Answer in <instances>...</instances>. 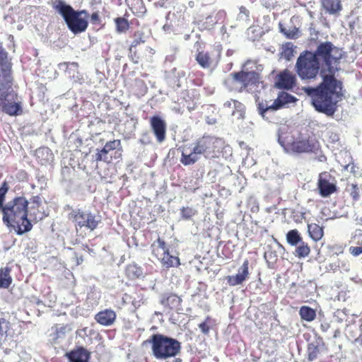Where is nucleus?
Returning <instances> with one entry per match:
<instances>
[{
    "label": "nucleus",
    "mask_w": 362,
    "mask_h": 362,
    "mask_svg": "<svg viewBox=\"0 0 362 362\" xmlns=\"http://www.w3.org/2000/svg\"><path fill=\"white\" fill-rule=\"evenodd\" d=\"M303 90L310 98L315 110L327 116L334 114L337 104L343 97L342 83L334 75H325L319 86L304 87Z\"/></svg>",
    "instance_id": "obj_1"
},
{
    "label": "nucleus",
    "mask_w": 362,
    "mask_h": 362,
    "mask_svg": "<svg viewBox=\"0 0 362 362\" xmlns=\"http://www.w3.org/2000/svg\"><path fill=\"white\" fill-rule=\"evenodd\" d=\"M8 185L4 182L0 187V211L2 213L3 223L8 227L17 228V233L22 235L30 231L33 225L28 216V201L25 197L19 196L5 204Z\"/></svg>",
    "instance_id": "obj_2"
},
{
    "label": "nucleus",
    "mask_w": 362,
    "mask_h": 362,
    "mask_svg": "<svg viewBox=\"0 0 362 362\" xmlns=\"http://www.w3.org/2000/svg\"><path fill=\"white\" fill-rule=\"evenodd\" d=\"M216 139L204 135L191 144H183L180 147V163L187 166L197 163L201 156L205 158L214 157L216 152Z\"/></svg>",
    "instance_id": "obj_3"
},
{
    "label": "nucleus",
    "mask_w": 362,
    "mask_h": 362,
    "mask_svg": "<svg viewBox=\"0 0 362 362\" xmlns=\"http://www.w3.org/2000/svg\"><path fill=\"white\" fill-rule=\"evenodd\" d=\"M278 141L287 153H316L320 148L317 139L304 138L300 134L296 137L288 128H282L279 130Z\"/></svg>",
    "instance_id": "obj_4"
},
{
    "label": "nucleus",
    "mask_w": 362,
    "mask_h": 362,
    "mask_svg": "<svg viewBox=\"0 0 362 362\" xmlns=\"http://www.w3.org/2000/svg\"><path fill=\"white\" fill-rule=\"evenodd\" d=\"M151 344L153 356L156 359L165 360L175 357L181 351V343L176 339L161 334H153L143 342V345Z\"/></svg>",
    "instance_id": "obj_5"
},
{
    "label": "nucleus",
    "mask_w": 362,
    "mask_h": 362,
    "mask_svg": "<svg viewBox=\"0 0 362 362\" xmlns=\"http://www.w3.org/2000/svg\"><path fill=\"white\" fill-rule=\"evenodd\" d=\"M53 7L62 15L67 27L73 33L78 34L86 31L88 26L86 19L87 11H75L70 5L66 4L62 0L55 2Z\"/></svg>",
    "instance_id": "obj_6"
},
{
    "label": "nucleus",
    "mask_w": 362,
    "mask_h": 362,
    "mask_svg": "<svg viewBox=\"0 0 362 362\" xmlns=\"http://www.w3.org/2000/svg\"><path fill=\"white\" fill-rule=\"evenodd\" d=\"M313 53L320 64H321L322 69L329 74V75H334L339 69V66L342 54L339 49L331 42L320 43Z\"/></svg>",
    "instance_id": "obj_7"
},
{
    "label": "nucleus",
    "mask_w": 362,
    "mask_h": 362,
    "mask_svg": "<svg viewBox=\"0 0 362 362\" xmlns=\"http://www.w3.org/2000/svg\"><path fill=\"white\" fill-rule=\"evenodd\" d=\"M151 252L152 256L164 269L178 267L181 264L178 254L173 255L166 242L160 237L151 243Z\"/></svg>",
    "instance_id": "obj_8"
},
{
    "label": "nucleus",
    "mask_w": 362,
    "mask_h": 362,
    "mask_svg": "<svg viewBox=\"0 0 362 362\" xmlns=\"http://www.w3.org/2000/svg\"><path fill=\"white\" fill-rule=\"evenodd\" d=\"M320 63L313 52L305 51L298 57L296 64V72L302 79L315 78L320 70Z\"/></svg>",
    "instance_id": "obj_9"
},
{
    "label": "nucleus",
    "mask_w": 362,
    "mask_h": 362,
    "mask_svg": "<svg viewBox=\"0 0 362 362\" xmlns=\"http://www.w3.org/2000/svg\"><path fill=\"white\" fill-rule=\"evenodd\" d=\"M68 219L73 223L76 231L83 228L93 231L101 223L100 216L81 209H72L68 214Z\"/></svg>",
    "instance_id": "obj_10"
},
{
    "label": "nucleus",
    "mask_w": 362,
    "mask_h": 362,
    "mask_svg": "<svg viewBox=\"0 0 362 362\" xmlns=\"http://www.w3.org/2000/svg\"><path fill=\"white\" fill-rule=\"evenodd\" d=\"M0 109L9 116H18L23 112L18 94L9 88H0Z\"/></svg>",
    "instance_id": "obj_11"
},
{
    "label": "nucleus",
    "mask_w": 362,
    "mask_h": 362,
    "mask_svg": "<svg viewBox=\"0 0 362 362\" xmlns=\"http://www.w3.org/2000/svg\"><path fill=\"white\" fill-rule=\"evenodd\" d=\"M221 58V51L213 49L211 51H199L195 57V60L203 69L216 67Z\"/></svg>",
    "instance_id": "obj_12"
},
{
    "label": "nucleus",
    "mask_w": 362,
    "mask_h": 362,
    "mask_svg": "<svg viewBox=\"0 0 362 362\" xmlns=\"http://www.w3.org/2000/svg\"><path fill=\"white\" fill-rule=\"evenodd\" d=\"M230 76L234 82L241 85L240 91H243L248 86L255 85L259 81V75L254 71L233 72Z\"/></svg>",
    "instance_id": "obj_13"
},
{
    "label": "nucleus",
    "mask_w": 362,
    "mask_h": 362,
    "mask_svg": "<svg viewBox=\"0 0 362 362\" xmlns=\"http://www.w3.org/2000/svg\"><path fill=\"white\" fill-rule=\"evenodd\" d=\"M151 130L158 143H163L166 139L167 124L160 116L156 115L149 120Z\"/></svg>",
    "instance_id": "obj_14"
},
{
    "label": "nucleus",
    "mask_w": 362,
    "mask_h": 362,
    "mask_svg": "<svg viewBox=\"0 0 362 362\" xmlns=\"http://www.w3.org/2000/svg\"><path fill=\"white\" fill-rule=\"evenodd\" d=\"M249 261L245 259L242 266L238 269V273L235 275H229L226 277L227 284L230 286H235L242 284L249 279Z\"/></svg>",
    "instance_id": "obj_15"
},
{
    "label": "nucleus",
    "mask_w": 362,
    "mask_h": 362,
    "mask_svg": "<svg viewBox=\"0 0 362 362\" xmlns=\"http://www.w3.org/2000/svg\"><path fill=\"white\" fill-rule=\"evenodd\" d=\"M90 352L83 346H76L66 354L69 362H89Z\"/></svg>",
    "instance_id": "obj_16"
},
{
    "label": "nucleus",
    "mask_w": 362,
    "mask_h": 362,
    "mask_svg": "<svg viewBox=\"0 0 362 362\" xmlns=\"http://www.w3.org/2000/svg\"><path fill=\"white\" fill-rule=\"evenodd\" d=\"M276 85L279 88L290 90L296 85V76L286 69L277 76Z\"/></svg>",
    "instance_id": "obj_17"
},
{
    "label": "nucleus",
    "mask_w": 362,
    "mask_h": 362,
    "mask_svg": "<svg viewBox=\"0 0 362 362\" xmlns=\"http://www.w3.org/2000/svg\"><path fill=\"white\" fill-rule=\"evenodd\" d=\"M41 198L40 196H34L30 199V206L28 208V216L30 221L37 222L42 220L45 214L39 209L41 206Z\"/></svg>",
    "instance_id": "obj_18"
},
{
    "label": "nucleus",
    "mask_w": 362,
    "mask_h": 362,
    "mask_svg": "<svg viewBox=\"0 0 362 362\" xmlns=\"http://www.w3.org/2000/svg\"><path fill=\"white\" fill-rule=\"evenodd\" d=\"M296 100V99L292 95L286 92H281L279 94L273 104L264 110V112L269 110H277L284 107L285 105L294 103Z\"/></svg>",
    "instance_id": "obj_19"
},
{
    "label": "nucleus",
    "mask_w": 362,
    "mask_h": 362,
    "mask_svg": "<svg viewBox=\"0 0 362 362\" xmlns=\"http://www.w3.org/2000/svg\"><path fill=\"white\" fill-rule=\"evenodd\" d=\"M116 317V313L113 310L105 309L95 315V320L101 325L110 326L115 322Z\"/></svg>",
    "instance_id": "obj_20"
},
{
    "label": "nucleus",
    "mask_w": 362,
    "mask_h": 362,
    "mask_svg": "<svg viewBox=\"0 0 362 362\" xmlns=\"http://www.w3.org/2000/svg\"><path fill=\"white\" fill-rule=\"evenodd\" d=\"M325 11L329 15L339 16L343 9L341 0H320Z\"/></svg>",
    "instance_id": "obj_21"
},
{
    "label": "nucleus",
    "mask_w": 362,
    "mask_h": 362,
    "mask_svg": "<svg viewBox=\"0 0 362 362\" xmlns=\"http://www.w3.org/2000/svg\"><path fill=\"white\" fill-rule=\"evenodd\" d=\"M160 303L170 310H179L181 307L182 298L175 293L163 294Z\"/></svg>",
    "instance_id": "obj_22"
},
{
    "label": "nucleus",
    "mask_w": 362,
    "mask_h": 362,
    "mask_svg": "<svg viewBox=\"0 0 362 362\" xmlns=\"http://www.w3.org/2000/svg\"><path fill=\"white\" fill-rule=\"evenodd\" d=\"M317 188L319 189L320 194L322 197H327L332 194L334 193L337 190V187L335 184L331 183L325 178L321 176L318 179Z\"/></svg>",
    "instance_id": "obj_23"
},
{
    "label": "nucleus",
    "mask_w": 362,
    "mask_h": 362,
    "mask_svg": "<svg viewBox=\"0 0 362 362\" xmlns=\"http://www.w3.org/2000/svg\"><path fill=\"white\" fill-rule=\"evenodd\" d=\"M10 325V322L6 319L0 318V345L7 336L13 337L20 334V332L16 333L13 329H11Z\"/></svg>",
    "instance_id": "obj_24"
},
{
    "label": "nucleus",
    "mask_w": 362,
    "mask_h": 362,
    "mask_svg": "<svg viewBox=\"0 0 362 362\" xmlns=\"http://www.w3.org/2000/svg\"><path fill=\"white\" fill-rule=\"evenodd\" d=\"M11 268L6 266L0 269V288H7L12 283Z\"/></svg>",
    "instance_id": "obj_25"
},
{
    "label": "nucleus",
    "mask_w": 362,
    "mask_h": 362,
    "mask_svg": "<svg viewBox=\"0 0 362 362\" xmlns=\"http://www.w3.org/2000/svg\"><path fill=\"white\" fill-rule=\"evenodd\" d=\"M308 230L310 237L315 242L322 239L324 235L323 227L317 223H310L308 225Z\"/></svg>",
    "instance_id": "obj_26"
},
{
    "label": "nucleus",
    "mask_w": 362,
    "mask_h": 362,
    "mask_svg": "<svg viewBox=\"0 0 362 362\" xmlns=\"http://www.w3.org/2000/svg\"><path fill=\"white\" fill-rule=\"evenodd\" d=\"M125 275L130 280H135L143 276L142 269L135 264H128L125 269Z\"/></svg>",
    "instance_id": "obj_27"
},
{
    "label": "nucleus",
    "mask_w": 362,
    "mask_h": 362,
    "mask_svg": "<svg viewBox=\"0 0 362 362\" xmlns=\"http://www.w3.org/2000/svg\"><path fill=\"white\" fill-rule=\"evenodd\" d=\"M299 315L302 320L311 322L316 317V312L310 307L303 305L300 308Z\"/></svg>",
    "instance_id": "obj_28"
},
{
    "label": "nucleus",
    "mask_w": 362,
    "mask_h": 362,
    "mask_svg": "<svg viewBox=\"0 0 362 362\" xmlns=\"http://www.w3.org/2000/svg\"><path fill=\"white\" fill-rule=\"evenodd\" d=\"M320 353V348L319 345L310 343L308 345L307 349V359L308 361L315 360Z\"/></svg>",
    "instance_id": "obj_29"
},
{
    "label": "nucleus",
    "mask_w": 362,
    "mask_h": 362,
    "mask_svg": "<svg viewBox=\"0 0 362 362\" xmlns=\"http://www.w3.org/2000/svg\"><path fill=\"white\" fill-rule=\"evenodd\" d=\"M286 240L291 245H297L302 242V238L297 229L289 230L286 234Z\"/></svg>",
    "instance_id": "obj_30"
},
{
    "label": "nucleus",
    "mask_w": 362,
    "mask_h": 362,
    "mask_svg": "<svg viewBox=\"0 0 362 362\" xmlns=\"http://www.w3.org/2000/svg\"><path fill=\"white\" fill-rule=\"evenodd\" d=\"M310 248L307 243L300 242V245L296 247L295 250V255L299 258L305 257L309 255Z\"/></svg>",
    "instance_id": "obj_31"
},
{
    "label": "nucleus",
    "mask_w": 362,
    "mask_h": 362,
    "mask_svg": "<svg viewBox=\"0 0 362 362\" xmlns=\"http://www.w3.org/2000/svg\"><path fill=\"white\" fill-rule=\"evenodd\" d=\"M116 25V30L117 33H124L129 28V23L128 20L123 17H118L115 19Z\"/></svg>",
    "instance_id": "obj_32"
},
{
    "label": "nucleus",
    "mask_w": 362,
    "mask_h": 362,
    "mask_svg": "<svg viewBox=\"0 0 362 362\" xmlns=\"http://www.w3.org/2000/svg\"><path fill=\"white\" fill-rule=\"evenodd\" d=\"M134 40L132 42L131 47H136L138 45L143 44L146 42L145 34L143 31L136 30L134 33L133 35Z\"/></svg>",
    "instance_id": "obj_33"
},
{
    "label": "nucleus",
    "mask_w": 362,
    "mask_h": 362,
    "mask_svg": "<svg viewBox=\"0 0 362 362\" xmlns=\"http://www.w3.org/2000/svg\"><path fill=\"white\" fill-rule=\"evenodd\" d=\"M121 145V141L119 139H115L113 141H107L104 147L102 148V152L107 154L110 151L116 149L118 146Z\"/></svg>",
    "instance_id": "obj_34"
},
{
    "label": "nucleus",
    "mask_w": 362,
    "mask_h": 362,
    "mask_svg": "<svg viewBox=\"0 0 362 362\" xmlns=\"http://www.w3.org/2000/svg\"><path fill=\"white\" fill-rule=\"evenodd\" d=\"M196 214V210L192 209V207H182L181 209L182 218L185 220L192 218L194 216H195Z\"/></svg>",
    "instance_id": "obj_35"
},
{
    "label": "nucleus",
    "mask_w": 362,
    "mask_h": 362,
    "mask_svg": "<svg viewBox=\"0 0 362 362\" xmlns=\"http://www.w3.org/2000/svg\"><path fill=\"white\" fill-rule=\"evenodd\" d=\"M69 330V326L66 325H56L55 326V339L61 338L65 335L67 331Z\"/></svg>",
    "instance_id": "obj_36"
},
{
    "label": "nucleus",
    "mask_w": 362,
    "mask_h": 362,
    "mask_svg": "<svg viewBox=\"0 0 362 362\" xmlns=\"http://www.w3.org/2000/svg\"><path fill=\"white\" fill-rule=\"evenodd\" d=\"M293 55V48L289 45V44L286 45L283 47V50L281 52V56L286 60L289 61L292 58Z\"/></svg>",
    "instance_id": "obj_37"
},
{
    "label": "nucleus",
    "mask_w": 362,
    "mask_h": 362,
    "mask_svg": "<svg viewBox=\"0 0 362 362\" xmlns=\"http://www.w3.org/2000/svg\"><path fill=\"white\" fill-rule=\"evenodd\" d=\"M103 155H106L105 154V153L102 152V149L101 150H98V152L95 153V161L98 162V161H105L106 163H110L111 162V160H112V158L111 157H108V156H105V157H103Z\"/></svg>",
    "instance_id": "obj_38"
},
{
    "label": "nucleus",
    "mask_w": 362,
    "mask_h": 362,
    "mask_svg": "<svg viewBox=\"0 0 362 362\" xmlns=\"http://www.w3.org/2000/svg\"><path fill=\"white\" fill-rule=\"evenodd\" d=\"M281 31L289 39H294L297 37L298 29L296 28L291 30H286L285 28H281Z\"/></svg>",
    "instance_id": "obj_39"
},
{
    "label": "nucleus",
    "mask_w": 362,
    "mask_h": 362,
    "mask_svg": "<svg viewBox=\"0 0 362 362\" xmlns=\"http://www.w3.org/2000/svg\"><path fill=\"white\" fill-rule=\"evenodd\" d=\"M352 191L350 194L351 197L354 201H357L359 199V191L356 184L351 185Z\"/></svg>",
    "instance_id": "obj_40"
},
{
    "label": "nucleus",
    "mask_w": 362,
    "mask_h": 362,
    "mask_svg": "<svg viewBox=\"0 0 362 362\" xmlns=\"http://www.w3.org/2000/svg\"><path fill=\"white\" fill-rule=\"evenodd\" d=\"M350 253L356 257L362 254V245L361 246H351L349 247Z\"/></svg>",
    "instance_id": "obj_41"
},
{
    "label": "nucleus",
    "mask_w": 362,
    "mask_h": 362,
    "mask_svg": "<svg viewBox=\"0 0 362 362\" xmlns=\"http://www.w3.org/2000/svg\"><path fill=\"white\" fill-rule=\"evenodd\" d=\"M90 22L94 25H99L101 23V20L98 12L93 13L90 15Z\"/></svg>",
    "instance_id": "obj_42"
},
{
    "label": "nucleus",
    "mask_w": 362,
    "mask_h": 362,
    "mask_svg": "<svg viewBox=\"0 0 362 362\" xmlns=\"http://www.w3.org/2000/svg\"><path fill=\"white\" fill-rule=\"evenodd\" d=\"M7 59V53L4 48L0 46V65H3Z\"/></svg>",
    "instance_id": "obj_43"
},
{
    "label": "nucleus",
    "mask_w": 362,
    "mask_h": 362,
    "mask_svg": "<svg viewBox=\"0 0 362 362\" xmlns=\"http://www.w3.org/2000/svg\"><path fill=\"white\" fill-rule=\"evenodd\" d=\"M199 327L203 333H204V334L209 333L210 327L206 322H202L201 324H199Z\"/></svg>",
    "instance_id": "obj_44"
},
{
    "label": "nucleus",
    "mask_w": 362,
    "mask_h": 362,
    "mask_svg": "<svg viewBox=\"0 0 362 362\" xmlns=\"http://www.w3.org/2000/svg\"><path fill=\"white\" fill-rule=\"evenodd\" d=\"M232 103H233L234 106H235V107L237 106V105H240V103H239L238 101H237L235 100H231L226 101L224 103V106L225 107H230Z\"/></svg>",
    "instance_id": "obj_45"
},
{
    "label": "nucleus",
    "mask_w": 362,
    "mask_h": 362,
    "mask_svg": "<svg viewBox=\"0 0 362 362\" xmlns=\"http://www.w3.org/2000/svg\"><path fill=\"white\" fill-rule=\"evenodd\" d=\"M75 257L76 258L77 264H81L83 262V256L81 255H78L77 253H75Z\"/></svg>",
    "instance_id": "obj_46"
},
{
    "label": "nucleus",
    "mask_w": 362,
    "mask_h": 362,
    "mask_svg": "<svg viewBox=\"0 0 362 362\" xmlns=\"http://www.w3.org/2000/svg\"><path fill=\"white\" fill-rule=\"evenodd\" d=\"M313 26H314V23H310V35H313V34L317 35L318 32L315 31V28H313Z\"/></svg>",
    "instance_id": "obj_47"
},
{
    "label": "nucleus",
    "mask_w": 362,
    "mask_h": 362,
    "mask_svg": "<svg viewBox=\"0 0 362 362\" xmlns=\"http://www.w3.org/2000/svg\"><path fill=\"white\" fill-rule=\"evenodd\" d=\"M240 13H243L245 14L246 16H248V14H249V11L245 6H241L240 8Z\"/></svg>",
    "instance_id": "obj_48"
},
{
    "label": "nucleus",
    "mask_w": 362,
    "mask_h": 362,
    "mask_svg": "<svg viewBox=\"0 0 362 362\" xmlns=\"http://www.w3.org/2000/svg\"><path fill=\"white\" fill-rule=\"evenodd\" d=\"M262 5L266 8H269L271 6L270 4H267L266 1L262 0Z\"/></svg>",
    "instance_id": "obj_49"
},
{
    "label": "nucleus",
    "mask_w": 362,
    "mask_h": 362,
    "mask_svg": "<svg viewBox=\"0 0 362 362\" xmlns=\"http://www.w3.org/2000/svg\"><path fill=\"white\" fill-rule=\"evenodd\" d=\"M206 20H207V21H210V22H212V21H212V17H211V16H208V17L206 18Z\"/></svg>",
    "instance_id": "obj_50"
},
{
    "label": "nucleus",
    "mask_w": 362,
    "mask_h": 362,
    "mask_svg": "<svg viewBox=\"0 0 362 362\" xmlns=\"http://www.w3.org/2000/svg\"><path fill=\"white\" fill-rule=\"evenodd\" d=\"M291 286H296V283H292Z\"/></svg>",
    "instance_id": "obj_51"
}]
</instances>
